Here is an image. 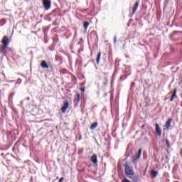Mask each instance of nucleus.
I'll return each instance as SVG.
<instances>
[{
    "instance_id": "obj_1",
    "label": "nucleus",
    "mask_w": 182,
    "mask_h": 182,
    "mask_svg": "<svg viewBox=\"0 0 182 182\" xmlns=\"http://www.w3.org/2000/svg\"><path fill=\"white\" fill-rule=\"evenodd\" d=\"M1 50L6 51V52H11V49L10 48H8V46L9 45V39L7 36H4L1 40Z\"/></svg>"
},
{
    "instance_id": "obj_2",
    "label": "nucleus",
    "mask_w": 182,
    "mask_h": 182,
    "mask_svg": "<svg viewBox=\"0 0 182 182\" xmlns=\"http://www.w3.org/2000/svg\"><path fill=\"white\" fill-rule=\"evenodd\" d=\"M124 168H125L126 176H128L129 177H131L132 176H134V171L133 170V167H132L129 164H124Z\"/></svg>"
},
{
    "instance_id": "obj_3",
    "label": "nucleus",
    "mask_w": 182,
    "mask_h": 182,
    "mask_svg": "<svg viewBox=\"0 0 182 182\" xmlns=\"http://www.w3.org/2000/svg\"><path fill=\"white\" fill-rule=\"evenodd\" d=\"M52 2L50 0H43V5L46 9V11H49L50 9V5Z\"/></svg>"
},
{
    "instance_id": "obj_4",
    "label": "nucleus",
    "mask_w": 182,
    "mask_h": 182,
    "mask_svg": "<svg viewBox=\"0 0 182 182\" xmlns=\"http://www.w3.org/2000/svg\"><path fill=\"white\" fill-rule=\"evenodd\" d=\"M139 5H140V0H138L135 2L132 8V15H134V14L137 12V9H139Z\"/></svg>"
},
{
    "instance_id": "obj_5",
    "label": "nucleus",
    "mask_w": 182,
    "mask_h": 182,
    "mask_svg": "<svg viewBox=\"0 0 182 182\" xmlns=\"http://www.w3.org/2000/svg\"><path fill=\"white\" fill-rule=\"evenodd\" d=\"M171 122H173V119L171 118L168 119L165 124V127L166 130H170V128L171 127Z\"/></svg>"
},
{
    "instance_id": "obj_6",
    "label": "nucleus",
    "mask_w": 182,
    "mask_h": 182,
    "mask_svg": "<svg viewBox=\"0 0 182 182\" xmlns=\"http://www.w3.org/2000/svg\"><path fill=\"white\" fill-rule=\"evenodd\" d=\"M174 99H177V88H175L173 90V92L170 99V102H174Z\"/></svg>"
},
{
    "instance_id": "obj_7",
    "label": "nucleus",
    "mask_w": 182,
    "mask_h": 182,
    "mask_svg": "<svg viewBox=\"0 0 182 182\" xmlns=\"http://www.w3.org/2000/svg\"><path fill=\"white\" fill-rule=\"evenodd\" d=\"M141 151H142L141 149H139L137 154L135 155V158L132 159V161L134 162L136 160H139V159H140V157L141 156Z\"/></svg>"
},
{
    "instance_id": "obj_8",
    "label": "nucleus",
    "mask_w": 182,
    "mask_h": 182,
    "mask_svg": "<svg viewBox=\"0 0 182 182\" xmlns=\"http://www.w3.org/2000/svg\"><path fill=\"white\" fill-rule=\"evenodd\" d=\"M156 133L158 134V136L160 137L161 136V128H160V126H159V124H156Z\"/></svg>"
},
{
    "instance_id": "obj_9",
    "label": "nucleus",
    "mask_w": 182,
    "mask_h": 182,
    "mask_svg": "<svg viewBox=\"0 0 182 182\" xmlns=\"http://www.w3.org/2000/svg\"><path fill=\"white\" fill-rule=\"evenodd\" d=\"M68 108H69V102H64V105L62 107L63 113H65V112H66V110H68Z\"/></svg>"
},
{
    "instance_id": "obj_10",
    "label": "nucleus",
    "mask_w": 182,
    "mask_h": 182,
    "mask_svg": "<svg viewBox=\"0 0 182 182\" xmlns=\"http://www.w3.org/2000/svg\"><path fill=\"white\" fill-rule=\"evenodd\" d=\"M41 66L43 68V69H49V65H48V63L45 60H42L41 63Z\"/></svg>"
},
{
    "instance_id": "obj_11",
    "label": "nucleus",
    "mask_w": 182,
    "mask_h": 182,
    "mask_svg": "<svg viewBox=\"0 0 182 182\" xmlns=\"http://www.w3.org/2000/svg\"><path fill=\"white\" fill-rule=\"evenodd\" d=\"M91 161L92 163H93L94 164H96L97 163V155L94 154L92 157H91Z\"/></svg>"
},
{
    "instance_id": "obj_12",
    "label": "nucleus",
    "mask_w": 182,
    "mask_h": 182,
    "mask_svg": "<svg viewBox=\"0 0 182 182\" xmlns=\"http://www.w3.org/2000/svg\"><path fill=\"white\" fill-rule=\"evenodd\" d=\"M151 175L152 176L153 178H156V177H157V176H159V171L151 170Z\"/></svg>"
},
{
    "instance_id": "obj_13",
    "label": "nucleus",
    "mask_w": 182,
    "mask_h": 182,
    "mask_svg": "<svg viewBox=\"0 0 182 182\" xmlns=\"http://www.w3.org/2000/svg\"><path fill=\"white\" fill-rule=\"evenodd\" d=\"M129 178H131L133 182H138L139 181V176H129Z\"/></svg>"
},
{
    "instance_id": "obj_14",
    "label": "nucleus",
    "mask_w": 182,
    "mask_h": 182,
    "mask_svg": "<svg viewBox=\"0 0 182 182\" xmlns=\"http://www.w3.org/2000/svg\"><path fill=\"white\" fill-rule=\"evenodd\" d=\"M98 123L97 122H94L91 126H90V130H95L96 127H97Z\"/></svg>"
},
{
    "instance_id": "obj_15",
    "label": "nucleus",
    "mask_w": 182,
    "mask_h": 182,
    "mask_svg": "<svg viewBox=\"0 0 182 182\" xmlns=\"http://www.w3.org/2000/svg\"><path fill=\"white\" fill-rule=\"evenodd\" d=\"M89 25H90V23L87 21L84 22V29H85V31H87V28H89Z\"/></svg>"
},
{
    "instance_id": "obj_16",
    "label": "nucleus",
    "mask_w": 182,
    "mask_h": 182,
    "mask_svg": "<svg viewBox=\"0 0 182 182\" xmlns=\"http://www.w3.org/2000/svg\"><path fill=\"white\" fill-rule=\"evenodd\" d=\"M101 53H99L98 54H97V59H96V60H97V65H99V63H100V56H101Z\"/></svg>"
},
{
    "instance_id": "obj_17",
    "label": "nucleus",
    "mask_w": 182,
    "mask_h": 182,
    "mask_svg": "<svg viewBox=\"0 0 182 182\" xmlns=\"http://www.w3.org/2000/svg\"><path fill=\"white\" fill-rule=\"evenodd\" d=\"M76 96H77L76 102H77V103H79V102H80V93H77Z\"/></svg>"
},
{
    "instance_id": "obj_18",
    "label": "nucleus",
    "mask_w": 182,
    "mask_h": 182,
    "mask_svg": "<svg viewBox=\"0 0 182 182\" xmlns=\"http://www.w3.org/2000/svg\"><path fill=\"white\" fill-rule=\"evenodd\" d=\"M14 96H15V93H11L9 97V100H12V99L14 98Z\"/></svg>"
},
{
    "instance_id": "obj_19",
    "label": "nucleus",
    "mask_w": 182,
    "mask_h": 182,
    "mask_svg": "<svg viewBox=\"0 0 182 182\" xmlns=\"http://www.w3.org/2000/svg\"><path fill=\"white\" fill-rule=\"evenodd\" d=\"M166 143L167 147H170V141H168V139H166Z\"/></svg>"
},
{
    "instance_id": "obj_20",
    "label": "nucleus",
    "mask_w": 182,
    "mask_h": 182,
    "mask_svg": "<svg viewBox=\"0 0 182 182\" xmlns=\"http://www.w3.org/2000/svg\"><path fill=\"white\" fill-rule=\"evenodd\" d=\"M117 41V36H114V45H116Z\"/></svg>"
},
{
    "instance_id": "obj_21",
    "label": "nucleus",
    "mask_w": 182,
    "mask_h": 182,
    "mask_svg": "<svg viewBox=\"0 0 182 182\" xmlns=\"http://www.w3.org/2000/svg\"><path fill=\"white\" fill-rule=\"evenodd\" d=\"M63 180H65V178L62 177L61 178H60V180L58 181V182H63Z\"/></svg>"
},
{
    "instance_id": "obj_22",
    "label": "nucleus",
    "mask_w": 182,
    "mask_h": 182,
    "mask_svg": "<svg viewBox=\"0 0 182 182\" xmlns=\"http://www.w3.org/2000/svg\"><path fill=\"white\" fill-rule=\"evenodd\" d=\"M121 80H124V79H126V77L124 75V76H122L120 77Z\"/></svg>"
},
{
    "instance_id": "obj_23",
    "label": "nucleus",
    "mask_w": 182,
    "mask_h": 182,
    "mask_svg": "<svg viewBox=\"0 0 182 182\" xmlns=\"http://www.w3.org/2000/svg\"><path fill=\"white\" fill-rule=\"evenodd\" d=\"M81 92H85L86 89L85 87H82L80 89Z\"/></svg>"
},
{
    "instance_id": "obj_24",
    "label": "nucleus",
    "mask_w": 182,
    "mask_h": 182,
    "mask_svg": "<svg viewBox=\"0 0 182 182\" xmlns=\"http://www.w3.org/2000/svg\"><path fill=\"white\" fill-rule=\"evenodd\" d=\"M131 87H134V82H132V83Z\"/></svg>"
},
{
    "instance_id": "obj_25",
    "label": "nucleus",
    "mask_w": 182,
    "mask_h": 182,
    "mask_svg": "<svg viewBox=\"0 0 182 182\" xmlns=\"http://www.w3.org/2000/svg\"><path fill=\"white\" fill-rule=\"evenodd\" d=\"M166 4H168V0H166Z\"/></svg>"
},
{
    "instance_id": "obj_26",
    "label": "nucleus",
    "mask_w": 182,
    "mask_h": 182,
    "mask_svg": "<svg viewBox=\"0 0 182 182\" xmlns=\"http://www.w3.org/2000/svg\"><path fill=\"white\" fill-rule=\"evenodd\" d=\"M92 33H94V35H95V34L96 33V32L94 31V32H92Z\"/></svg>"
},
{
    "instance_id": "obj_27",
    "label": "nucleus",
    "mask_w": 182,
    "mask_h": 182,
    "mask_svg": "<svg viewBox=\"0 0 182 182\" xmlns=\"http://www.w3.org/2000/svg\"><path fill=\"white\" fill-rule=\"evenodd\" d=\"M18 82H21V79H18Z\"/></svg>"
},
{
    "instance_id": "obj_28",
    "label": "nucleus",
    "mask_w": 182,
    "mask_h": 182,
    "mask_svg": "<svg viewBox=\"0 0 182 182\" xmlns=\"http://www.w3.org/2000/svg\"><path fill=\"white\" fill-rule=\"evenodd\" d=\"M18 82H21V79H18Z\"/></svg>"
},
{
    "instance_id": "obj_29",
    "label": "nucleus",
    "mask_w": 182,
    "mask_h": 182,
    "mask_svg": "<svg viewBox=\"0 0 182 182\" xmlns=\"http://www.w3.org/2000/svg\"><path fill=\"white\" fill-rule=\"evenodd\" d=\"M106 82L107 81V78H105Z\"/></svg>"
},
{
    "instance_id": "obj_30",
    "label": "nucleus",
    "mask_w": 182,
    "mask_h": 182,
    "mask_svg": "<svg viewBox=\"0 0 182 182\" xmlns=\"http://www.w3.org/2000/svg\"><path fill=\"white\" fill-rule=\"evenodd\" d=\"M27 100H29V97L27 98Z\"/></svg>"
},
{
    "instance_id": "obj_31",
    "label": "nucleus",
    "mask_w": 182,
    "mask_h": 182,
    "mask_svg": "<svg viewBox=\"0 0 182 182\" xmlns=\"http://www.w3.org/2000/svg\"><path fill=\"white\" fill-rule=\"evenodd\" d=\"M104 85H106V82H105V83H104Z\"/></svg>"
}]
</instances>
